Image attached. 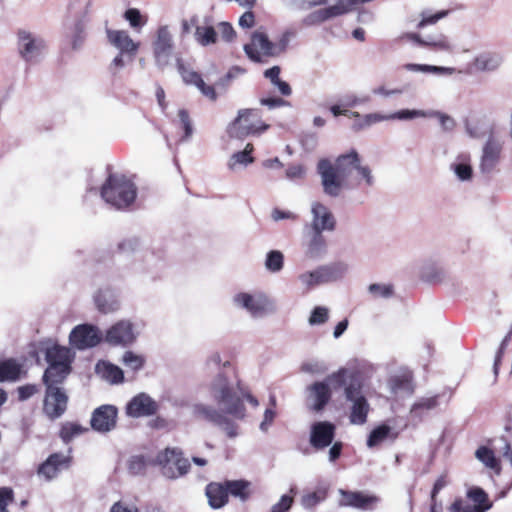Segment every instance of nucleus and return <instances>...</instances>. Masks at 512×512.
Here are the masks:
<instances>
[{
	"label": "nucleus",
	"instance_id": "nucleus-40",
	"mask_svg": "<svg viewBox=\"0 0 512 512\" xmlns=\"http://www.w3.org/2000/svg\"><path fill=\"white\" fill-rule=\"evenodd\" d=\"M228 494L239 498L242 501H246L250 494L251 483L245 480H234L225 482Z\"/></svg>",
	"mask_w": 512,
	"mask_h": 512
},
{
	"label": "nucleus",
	"instance_id": "nucleus-17",
	"mask_svg": "<svg viewBox=\"0 0 512 512\" xmlns=\"http://www.w3.org/2000/svg\"><path fill=\"white\" fill-rule=\"evenodd\" d=\"M503 142L496 138H489L483 146L479 168L482 173H491L499 164Z\"/></svg>",
	"mask_w": 512,
	"mask_h": 512
},
{
	"label": "nucleus",
	"instance_id": "nucleus-30",
	"mask_svg": "<svg viewBox=\"0 0 512 512\" xmlns=\"http://www.w3.org/2000/svg\"><path fill=\"white\" fill-rule=\"evenodd\" d=\"M253 150V145L248 143L243 151L233 153L227 162V168L232 172L245 169L249 164L254 162V158L251 155Z\"/></svg>",
	"mask_w": 512,
	"mask_h": 512
},
{
	"label": "nucleus",
	"instance_id": "nucleus-58",
	"mask_svg": "<svg viewBox=\"0 0 512 512\" xmlns=\"http://www.w3.org/2000/svg\"><path fill=\"white\" fill-rule=\"evenodd\" d=\"M13 500V491L11 488H0V512H8L7 506Z\"/></svg>",
	"mask_w": 512,
	"mask_h": 512
},
{
	"label": "nucleus",
	"instance_id": "nucleus-50",
	"mask_svg": "<svg viewBox=\"0 0 512 512\" xmlns=\"http://www.w3.org/2000/svg\"><path fill=\"white\" fill-rule=\"evenodd\" d=\"M427 110L403 109L390 114V120H413L416 118H426Z\"/></svg>",
	"mask_w": 512,
	"mask_h": 512
},
{
	"label": "nucleus",
	"instance_id": "nucleus-62",
	"mask_svg": "<svg viewBox=\"0 0 512 512\" xmlns=\"http://www.w3.org/2000/svg\"><path fill=\"white\" fill-rule=\"evenodd\" d=\"M141 244L137 238H128L119 244V249L124 253H131L140 248Z\"/></svg>",
	"mask_w": 512,
	"mask_h": 512
},
{
	"label": "nucleus",
	"instance_id": "nucleus-34",
	"mask_svg": "<svg viewBox=\"0 0 512 512\" xmlns=\"http://www.w3.org/2000/svg\"><path fill=\"white\" fill-rule=\"evenodd\" d=\"M389 386L395 395L404 396L410 395L413 391L412 378L409 373L395 375L391 377Z\"/></svg>",
	"mask_w": 512,
	"mask_h": 512
},
{
	"label": "nucleus",
	"instance_id": "nucleus-27",
	"mask_svg": "<svg viewBox=\"0 0 512 512\" xmlns=\"http://www.w3.org/2000/svg\"><path fill=\"white\" fill-rule=\"evenodd\" d=\"M95 372L101 379L111 384L121 383L124 379L123 370L108 361H99L96 364Z\"/></svg>",
	"mask_w": 512,
	"mask_h": 512
},
{
	"label": "nucleus",
	"instance_id": "nucleus-47",
	"mask_svg": "<svg viewBox=\"0 0 512 512\" xmlns=\"http://www.w3.org/2000/svg\"><path fill=\"white\" fill-rule=\"evenodd\" d=\"M467 497L474 503V507L483 508L489 506L492 507V503L488 499L487 493L480 487H471L467 490Z\"/></svg>",
	"mask_w": 512,
	"mask_h": 512
},
{
	"label": "nucleus",
	"instance_id": "nucleus-54",
	"mask_svg": "<svg viewBox=\"0 0 512 512\" xmlns=\"http://www.w3.org/2000/svg\"><path fill=\"white\" fill-rule=\"evenodd\" d=\"M325 499L324 491H315L303 495L301 504L304 508L310 509Z\"/></svg>",
	"mask_w": 512,
	"mask_h": 512
},
{
	"label": "nucleus",
	"instance_id": "nucleus-19",
	"mask_svg": "<svg viewBox=\"0 0 512 512\" xmlns=\"http://www.w3.org/2000/svg\"><path fill=\"white\" fill-rule=\"evenodd\" d=\"M312 230L316 232L332 231L335 228V218L324 204L315 201L311 204Z\"/></svg>",
	"mask_w": 512,
	"mask_h": 512
},
{
	"label": "nucleus",
	"instance_id": "nucleus-63",
	"mask_svg": "<svg viewBox=\"0 0 512 512\" xmlns=\"http://www.w3.org/2000/svg\"><path fill=\"white\" fill-rule=\"evenodd\" d=\"M276 417V411L273 408H267L264 412V417L262 422L260 423V430L262 432H267L270 426L272 425L274 419Z\"/></svg>",
	"mask_w": 512,
	"mask_h": 512
},
{
	"label": "nucleus",
	"instance_id": "nucleus-53",
	"mask_svg": "<svg viewBox=\"0 0 512 512\" xmlns=\"http://www.w3.org/2000/svg\"><path fill=\"white\" fill-rule=\"evenodd\" d=\"M368 291L375 298H390L393 295V286L390 284H371Z\"/></svg>",
	"mask_w": 512,
	"mask_h": 512
},
{
	"label": "nucleus",
	"instance_id": "nucleus-49",
	"mask_svg": "<svg viewBox=\"0 0 512 512\" xmlns=\"http://www.w3.org/2000/svg\"><path fill=\"white\" fill-rule=\"evenodd\" d=\"M426 118H436L444 131H451L456 125L455 120L451 116L438 110H427Z\"/></svg>",
	"mask_w": 512,
	"mask_h": 512
},
{
	"label": "nucleus",
	"instance_id": "nucleus-10",
	"mask_svg": "<svg viewBox=\"0 0 512 512\" xmlns=\"http://www.w3.org/2000/svg\"><path fill=\"white\" fill-rule=\"evenodd\" d=\"M155 462L162 467L163 474L170 479L184 475L189 468L188 460L181 457V451L177 448H166L159 452Z\"/></svg>",
	"mask_w": 512,
	"mask_h": 512
},
{
	"label": "nucleus",
	"instance_id": "nucleus-37",
	"mask_svg": "<svg viewBox=\"0 0 512 512\" xmlns=\"http://www.w3.org/2000/svg\"><path fill=\"white\" fill-rule=\"evenodd\" d=\"M298 281L301 288L305 291H308L319 284L326 283L321 266L313 271L301 273L298 276Z\"/></svg>",
	"mask_w": 512,
	"mask_h": 512
},
{
	"label": "nucleus",
	"instance_id": "nucleus-9",
	"mask_svg": "<svg viewBox=\"0 0 512 512\" xmlns=\"http://www.w3.org/2000/svg\"><path fill=\"white\" fill-rule=\"evenodd\" d=\"M140 335L138 325L129 319H121L107 329L104 340L113 346H129Z\"/></svg>",
	"mask_w": 512,
	"mask_h": 512
},
{
	"label": "nucleus",
	"instance_id": "nucleus-28",
	"mask_svg": "<svg viewBox=\"0 0 512 512\" xmlns=\"http://www.w3.org/2000/svg\"><path fill=\"white\" fill-rule=\"evenodd\" d=\"M192 25H195V40L202 46H208L216 42L217 33L210 21L207 19L199 24L196 17L191 18Z\"/></svg>",
	"mask_w": 512,
	"mask_h": 512
},
{
	"label": "nucleus",
	"instance_id": "nucleus-20",
	"mask_svg": "<svg viewBox=\"0 0 512 512\" xmlns=\"http://www.w3.org/2000/svg\"><path fill=\"white\" fill-rule=\"evenodd\" d=\"M157 409V403L145 393L134 396L126 405L127 415L133 418L151 416Z\"/></svg>",
	"mask_w": 512,
	"mask_h": 512
},
{
	"label": "nucleus",
	"instance_id": "nucleus-35",
	"mask_svg": "<svg viewBox=\"0 0 512 512\" xmlns=\"http://www.w3.org/2000/svg\"><path fill=\"white\" fill-rule=\"evenodd\" d=\"M326 252V242L322 232L313 231L307 243L305 255L309 259H318Z\"/></svg>",
	"mask_w": 512,
	"mask_h": 512
},
{
	"label": "nucleus",
	"instance_id": "nucleus-23",
	"mask_svg": "<svg viewBox=\"0 0 512 512\" xmlns=\"http://www.w3.org/2000/svg\"><path fill=\"white\" fill-rule=\"evenodd\" d=\"M117 409L112 405L97 408L91 418V426L99 432H108L115 427Z\"/></svg>",
	"mask_w": 512,
	"mask_h": 512
},
{
	"label": "nucleus",
	"instance_id": "nucleus-43",
	"mask_svg": "<svg viewBox=\"0 0 512 512\" xmlns=\"http://www.w3.org/2000/svg\"><path fill=\"white\" fill-rule=\"evenodd\" d=\"M392 434V429L388 425H380L373 429L367 439V446L369 448H373L381 444L384 440L390 437Z\"/></svg>",
	"mask_w": 512,
	"mask_h": 512
},
{
	"label": "nucleus",
	"instance_id": "nucleus-6",
	"mask_svg": "<svg viewBox=\"0 0 512 512\" xmlns=\"http://www.w3.org/2000/svg\"><path fill=\"white\" fill-rule=\"evenodd\" d=\"M347 369H339L329 375L323 382H316L309 387V401L314 410H321L331 397V389L345 387L349 378Z\"/></svg>",
	"mask_w": 512,
	"mask_h": 512
},
{
	"label": "nucleus",
	"instance_id": "nucleus-21",
	"mask_svg": "<svg viewBox=\"0 0 512 512\" xmlns=\"http://www.w3.org/2000/svg\"><path fill=\"white\" fill-rule=\"evenodd\" d=\"M335 436V426L327 421L315 422L310 430V444L315 449L328 447Z\"/></svg>",
	"mask_w": 512,
	"mask_h": 512
},
{
	"label": "nucleus",
	"instance_id": "nucleus-15",
	"mask_svg": "<svg viewBox=\"0 0 512 512\" xmlns=\"http://www.w3.org/2000/svg\"><path fill=\"white\" fill-rule=\"evenodd\" d=\"M350 11L351 2L348 0H338L333 5L309 13L303 19V24L306 26L318 25L332 18L347 14Z\"/></svg>",
	"mask_w": 512,
	"mask_h": 512
},
{
	"label": "nucleus",
	"instance_id": "nucleus-44",
	"mask_svg": "<svg viewBox=\"0 0 512 512\" xmlns=\"http://www.w3.org/2000/svg\"><path fill=\"white\" fill-rule=\"evenodd\" d=\"M94 300L98 310L105 314L114 312L119 308L118 301L106 293L96 294Z\"/></svg>",
	"mask_w": 512,
	"mask_h": 512
},
{
	"label": "nucleus",
	"instance_id": "nucleus-32",
	"mask_svg": "<svg viewBox=\"0 0 512 512\" xmlns=\"http://www.w3.org/2000/svg\"><path fill=\"white\" fill-rule=\"evenodd\" d=\"M502 61L501 55L492 52H484L475 57L473 66L477 71L491 72L498 69Z\"/></svg>",
	"mask_w": 512,
	"mask_h": 512
},
{
	"label": "nucleus",
	"instance_id": "nucleus-22",
	"mask_svg": "<svg viewBox=\"0 0 512 512\" xmlns=\"http://www.w3.org/2000/svg\"><path fill=\"white\" fill-rule=\"evenodd\" d=\"M339 493L341 495V499L339 501L341 506L368 510L374 508L379 502V498L377 496L370 495L365 492L340 490Z\"/></svg>",
	"mask_w": 512,
	"mask_h": 512
},
{
	"label": "nucleus",
	"instance_id": "nucleus-48",
	"mask_svg": "<svg viewBox=\"0 0 512 512\" xmlns=\"http://www.w3.org/2000/svg\"><path fill=\"white\" fill-rule=\"evenodd\" d=\"M86 428H83L78 423L74 422H67L62 425L61 431H60V437L64 442H69L73 438L81 435L84 431H86Z\"/></svg>",
	"mask_w": 512,
	"mask_h": 512
},
{
	"label": "nucleus",
	"instance_id": "nucleus-38",
	"mask_svg": "<svg viewBox=\"0 0 512 512\" xmlns=\"http://www.w3.org/2000/svg\"><path fill=\"white\" fill-rule=\"evenodd\" d=\"M22 373V366L15 360L9 359L0 363V382L16 381Z\"/></svg>",
	"mask_w": 512,
	"mask_h": 512
},
{
	"label": "nucleus",
	"instance_id": "nucleus-45",
	"mask_svg": "<svg viewBox=\"0 0 512 512\" xmlns=\"http://www.w3.org/2000/svg\"><path fill=\"white\" fill-rule=\"evenodd\" d=\"M124 19L128 21L131 28L137 31H140L148 22L147 16L142 15L137 8L127 9L124 12Z\"/></svg>",
	"mask_w": 512,
	"mask_h": 512
},
{
	"label": "nucleus",
	"instance_id": "nucleus-55",
	"mask_svg": "<svg viewBox=\"0 0 512 512\" xmlns=\"http://www.w3.org/2000/svg\"><path fill=\"white\" fill-rule=\"evenodd\" d=\"M293 37L294 33L292 31H285L282 33L278 40L273 43L274 55L276 56L284 52Z\"/></svg>",
	"mask_w": 512,
	"mask_h": 512
},
{
	"label": "nucleus",
	"instance_id": "nucleus-24",
	"mask_svg": "<svg viewBox=\"0 0 512 512\" xmlns=\"http://www.w3.org/2000/svg\"><path fill=\"white\" fill-rule=\"evenodd\" d=\"M178 70L185 84L195 86L203 96L211 101H215L217 99V93L214 87L206 84L199 73L186 68L182 64H179Z\"/></svg>",
	"mask_w": 512,
	"mask_h": 512
},
{
	"label": "nucleus",
	"instance_id": "nucleus-52",
	"mask_svg": "<svg viewBox=\"0 0 512 512\" xmlns=\"http://www.w3.org/2000/svg\"><path fill=\"white\" fill-rule=\"evenodd\" d=\"M450 512H486L489 506L479 508L474 507L463 499H456L449 508Z\"/></svg>",
	"mask_w": 512,
	"mask_h": 512
},
{
	"label": "nucleus",
	"instance_id": "nucleus-51",
	"mask_svg": "<svg viewBox=\"0 0 512 512\" xmlns=\"http://www.w3.org/2000/svg\"><path fill=\"white\" fill-rule=\"evenodd\" d=\"M328 319H329V309L324 306H317L312 310V312L308 318V323L311 326L322 325V324L326 323L328 321Z\"/></svg>",
	"mask_w": 512,
	"mask_h": 512
},
{
	"label": "nucleus",
	"instance_id": "nucleus-59",
	"mask_svg": "<svg viewBox=\"0 0 512 512\" xmlns=\"http://www.w3.org/2000/svg\"><path fill=\"white\" fill-rule=\"evenodd\" d=\"M306 175V169L302 165H292L286 170V177L290 180H298L304 178Z\"/></svg>",
	"mask_w": 512,
	"mask_h": 512
},
{
	"label": "nucleus",
	"instance_id": "nucleus-11",
	"mask_svg": "<svg viewBox=\"0 0 512 512\" xmlns=\"http://www.w3.org/2000/svg\"><path fill=\"white\" fill-rule=\"evenodd\" d=\"M233 302L253 317H261L273 311L271 300L262 292H240L234 296Z\"/></svg>",
	"mask_w": 512,
	"mask_h": 512
},
{
	"label": "nucleus",
	"instance_id": "nucleus-31",
	"mask_svg": "<svg viewBox=\"0 0 512 512\" xmlns=\"http://www.w3.org/2000/svg\"><path fill=\"white\" fill-rule=\"evenodd\" d=\"M206 496L208 503L212 508H221L228 501V492L225 485L221 483H210L206 487Z\"/></svg>",
	"mask_w": 512,
	"mask_h": 512
},
{
	"label": "nucleus",
	"instance_id": "nucleus-2",
	"mask_svg": "<svg viewBox=\"0 0 512 512\" xmlns=\"http://www.w3.org/2000/svg\"><path fill=\"white\" fill-rule=\"evenodd\" d=\"M209 394L219 409L197 404L194 406V413L197 416L219 425L225 422L224 414L232 415L237 419L245 417L243 405L245 389L239 380L220 373L210 383Z\"/></svg>",
	"mask_w": 512,
	"mask_h": 512
},
{
	"label": "nucleus",
	"instance_id": "nucleus-29",
	"mask_svg": "<svg viewBox=\"0 0 512 512\" xmlns=\"http://www.w3.org/2000/svg\"><path fill=\"white\" fill-rule=\"evenodd\" d=\"M450 170L459 181H470L473 177L470 155L465 153L458 155L450 164Z\"/></svg>",
	"mask_w": 512,
	"mask_h": 512
},
{
	"label": "nucleus",
	"instance_id": "nucleus-12",
	"mask_svg": "<svg viewBox=\"0 0 512 512\" xmlns=\"http://www.w3.org/2000/svg\"><path fill=\"white\" fill-rule=\"evenodd\" d=\"M152 49L158 66H165L169 63L174 50V41L172 31L168 25L157 28Z\"/></svg>",
	"mask_w": 512,
	"mask_h": 512
},
{
	"label": "nucleus",
	"instance_id": "nucleus-25",
	"mask_svg": "<svg viewBox=\"0 0 512 512\" xmlns=\"http://www.w3.org/2000/svg\"><path fill=\"white\" fill-rule=\"evenodd\" d=\"M68 462L69 457L62 454H53L39 467L38 474L46 480H51L63 467L67 466Z\"/></svg>",
	"mask_w": 512,
	"mask_h": 512
},
{
	"label": "nucleus",
	"instance_id": "nucleus-18",
	"mask_svg": "<svg viewBox=\"0 0 512 512\" xmlns=\"http://www.w3.org/2000/svg\"><path fill=\"white\" fill-rule=\"evenodd\" d=\"M106 33L112 46L129 56L131 60L135 57L140 48V42L134 41L128 31L107 29Z\"/></svg>",
	"mask_w": 512,
	"mask_h": 512
},
{
	"label": "nucleus",
	"instance_id": "nucleus-1",
	"mask_svg": "<svg viewBox=\"0 0 512 512\" xmlns=\"http://www.w3.org/2000/svg\"><path fill=\"white\" fill-rule=\"evenodd\" d=\"M317 171L323 192L329 197L340 196L354 184L370 187L375 182L371 168L363 164L361 156L354 149L339 155L334 162L321 159Z\"/></svg>",
	"mask_w": 512,
	"mask_h": 512
},
{
	"label": "nucleus",
	"instance_id": "nucleus-60",
	"mask_svg": "<svg viewBox=\"0 0 512 512\" xmlns=\"http://www.w3.org/2000/svg\"><path fill=\"white\" fill-rule=\"evenodd\" d=\"M445 15H446V12H438L435 14L425 12L422 14V19L418 23L417 27L422 28L426 25L435 24L438 20L443 18Z\"/></svg>",
	"mask_w": 512,
	"mask_h": 512
},
{
	"label": "nucleus",
	"instance_id": "nucleus-61",
	"mask_svg": "<svg viewBox=\"0 0 512 512\" xmlns=\"http://www.w3.org/2000/svg\"><path fill=\"white\" fill-rule=\"evenodd\" d=\"M218 33L225 41H232L235 37V31L228 22H221L217 27Z\"/></svg>",
	"mask_w": 512,
	"mask_h": 512
},
{
	"label": "nucleus",
	"instance_id": "nucleus-39",
	"mask_svg": "<svg viewBox=\"0 0 512 512\" xmlns=\"http://www.w3.org/2000/svg\"><path fill=\"white\" fill-rule=\"evenodd\" d=\"M475 457L487 468L494 470L497 474L501 471L499 460L496 458L493 450L486 446L479 447L475 452Z\"/></svg>",
	"mask_w": 512,
	"mask_h": 512
},
{
	"label": "nucleus",
	"instance_id": "nucleus-5",
	"mask_svg": "<svg viewBox=\"0 0 512 512\" xmlns=\"http://www.w3.org/2000/svg\"><path fill=\"white\" fill-rule=\"evenodd\" d=\"M349 382L344 387V394L349 405V420L353 425H363L367 422L370 405L363 394L360 380L349 375Z\"/></svg>",
	"mask_w": 512,
	"mask_h": 512
},
{
	"label": "nucleus",
	"instance_id": "nucleus-42",
	"mask_svg": "<svg viewBox=\"0 0 512 512\" xmlns=\"http://www.w3.org/2000/svg\"><path fill=\"white\" fill-rule=\"evenodd\" d=\"M326 282L337 280L348 272V265L344 262H334L321 266Z\"/></svg>",
	"mask_w": 512,
	"mask_h": 512
},
{
	"label": "nucleus",
	"instance_id": "nucleus-3",
	"mask_svg": "<svg viewBox=\"0 0 512 512\" xmlns=\"http://www.w3.org/2000/svg\"><path fill=\"white\" fill-rule=\"evenodd\" d=\"M136 187L123 175H110L101 189L104 201L118 209L128 207L136 198Z\"/></svg>",
	"mask_w": 512,
	"mask_h": 512
},
{
	"label": "nucleus",
	"instance_id": "nucleus-64",
	"mask_svg": "<svg viewBox=\"0 0 512 512\" xmlns=\"http://www.w3.org/2000/svg\"><path fill=\"white\" fill-rule=\"evenodd\" d=\"M110 512H138V509L133 504L118 501L112 505Z\"/></svg>",
	"mask_w": 512,
	"mask_h": 512
},
{
	"label": "nucleus",
	"instance_id": "nucleus-7",
	"mask_svg": "<svg viewBox=\"0 0 512 512\" xmlns=\"http://www.w3.org/2000/svg\"><path fill=\"white\" fill-rule=\"evenodd\" d=\"M269 125L261 120L257 109H242L237 118L229 124L227 133L231 138L242 139L248 135H259L266 131Z\"/></svg>",
	"mask_w": 512,
	"mask_h": 512
},
{
	"label": "nucleus",
	"instance_id": "nucleus-4",
	"mask_svg": "<svg viewBox=\"0 0 512 512\" xmlns=\"http://www.w3.org/2000/svg\"><path fill=\"white\" fill-rule=\"evenodd\" d=\"M75 353L67 347L54 345L46 351L48 368L43 375V382H62L71 372Z\"/></svg>",
	"mask_w": 512,
	"mask_h": 512
},
{
	"label": "nucleus",
	"instance_id": "nucleus-13",
	"mask_svg": "<svg viewBox=\"0 0 512 512\" xmlns=\"http://www.w3.org/2000/svg\"><path fill=\"white\" fill-rule=\"evenodd\" d=\"M60 382H48L46 385V395L44 398L43 411L50 419L59 418L67 408V395L56 385Z\"/></svg>",
	"mask_w": 512,
	"mask_h": 512
},
{
	"label": "nucleus",
	"instance_id": "nucleus-41",
	"mask_svg": "<svg viewBox=\"0 0 512 512\" xmlns=\"http://www.w3.org/2000/svg\"><path fill=\"white\" fill-rule=\"evenodd\" d=\"M121 362L128 371L135 373L144 367L146 359L144 355L128 350L123 353Z\"/></svg>",
	"mask_w": 512,
	"mask_h": 512
},
{
	"label": "nucleus",
	"instance_id": "nucleus-14",
	"mask_svg": "<svg viewBox=\"0 0 512 512\" xmlns=\"http://www.w3.org/2000/svg\"><path fill=\"white\" fill-rule=\"evenodd\" d=\"M102 339L96 326L90 324L77 325L69 335V343L78 350L95 347Z\"/></svg>",
	"mask_w": 512,
	"mask_h": 512
},
{
	"label": "nucleus",
	"instance_id": "nucleus-26",
	"mask_svg": "<svg viewBox=\"0 0 512 512\" xmlns=\"http://www.w3.org/2000/svg\"><path fill=\"white\" fill-rule=\"evenodd\" d=\"M423 47L448 54H454L457 51L456 44L448 36L441 33L427 36L423 42Z\"/></svg>",
	"mask_w": 512,
	"mask_h": 512
},
{
	"label": "nucleus",
	"instance_id": "nucleus-16",
	"mask_svg": "<svg viewBox=\"0 0 512 512\" xmlns=\"http://www.w3.org/2000/svg\"><path fill=\"white\" fill-rule=\"evenodd\" d=\"M244 51L255 62L261 61L262 57L275 56L273 42L269 41L267 35L262 31L252 34L251 42L245 44Z\"/></svg>",
	"mask_w": 512,
	"mask_h": 512
},
{
	"label": "nucleus",
	"instance_id": "nucleus-57",
	"mask_svg": "<svg viewBox=\"0 0 512 512\" xmlns=\"http://www.w3.org/2000/svg\"><path fill=\"white\" fill-rule=\"evenodd\" d=\"M293 504V497L283 495L280 500L271 507L270 512H287Z\"/></svg>",
	"mask_w": 512,
	"mask_h": 512
},
{
	"label": "nucleus",
	"instance_id": "nucleus-36",
	"mask_svg": "<svg viewBox=\"0 0 512 512\" xmlns=\"http://www.w3.org/2000/svg\"><path fill=\"white\" fill-rule=\"evenodd\" d=\"M351 116L358 119L354 124V127L357 130L368 128L383 121H390V114H382L378 112L365 114L363 116H361L358 112H352Z\"/></svg>",
	"mask_w": 512,
	"mask_h": 512
},
{
	"label": "nucleus",
	"instance_id": "nucleus-8",
	"mask_svg": "<svg viewBox=\"0 0 512 512\" xmlns=\"http://www.w3.org/2000/svg\"><path fill=\"white\" fill-rule=\"evenodd\" d=\"M45 48V41L37 34L27 29L17 31V50L25 62L34 63L39 61Z\"/></svg>",
	"mask_w": 512,
	"mask_h": 512
},
{
	"label": "nucleus",
	"instance_id": "nucleus-33",
	"mask_svg": "<svg viewBox=\"0 0 512 512\" xmlns=\"http://www.w3.org/2000/svg\"><path fill=\"white\" fill-rule=\"evenodd\" d=\"M403 69L412 73L434 74L439 76H451L457 72L453 67L435 66L429 64L407 63Z\"/></svg>",
	"mask_w": 512,
	"mask_h": 512
},
{
	"label": "nucleus",
	"instance_id": "nucleus-56",
	"mask_svg": "<svg viewBox=\"0 0 512 512\" xmlns=\"http://www.w3.org/2000/svg\"><path fill=\"white\" fill-rule=\"evenodd\" d=\"M179 121L184 129V135L182 137L183 141L188 140L193 134V127L189 118V114L185 109H180L178 111Z\"/></svg>",
	"mask_w": 512,
	"mask_h": 512
},
{
	"label": "nucleus",
	"instance_id": "nucleus-46",
	"mask_svg": "<svg viewBox=\"0 0 512 512\" xmlns=\"http://www.w3.org/2000/svg\"><path fill=\"white\" fill-rule=\"evenodd\" d=\"M284 256L279 250L269 251L265 258V268L272 272L277 273L283 269Z\"/></svg>",
	"mask_w": 512,
	"mask_h": 512
}]
</instances>
